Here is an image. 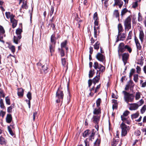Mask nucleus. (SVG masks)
<instances>
[{
    "label": "nucleus",
    "instance_id": "obj_1",
    "mask_svg": "<svg viewBox=\"0 0 146 146\" xmlns=\"http://www.w3.org/2000/svg\"><path fill=\"white\" fill-rule=\"evenodd\" d=\"M122 93L124 95V99L125 101L127 104L129 102L133 101L134 96L132 94H130L125 91H123Z\"/></svg>",
    "mask_w": 146,
    "mask_h": 146
},
{
    "label": "nucleus",
    "instance_id": "obj_2",
    "mask_svg": "<svg viewBox=\"0 0 146 146\" xmlns=\"http://www.w3.org/2000/svg\"><path fill=\"white\" fill-rule=\"evenodd\" d=\"M94 68L96 70V74H98L99 72H103L105 69V67L101 64H99L97 62H94L93 65Z\"/></svg>",
    "mask_w": 146,
    "mask_h": 146
},
{
    "label": "nucleus",
    "instance_id": "obj_3",
    "mask_svg": "<svg viewBox=\"0 0 146 146\" xmlns=\"http://www.w3.org/2000/svg\"><path fill=\"white\" fill-rule=\"evenodd\" d=\"M129 113V112L127 110L125 111L123 113V115L121 116V120L124 122L128 124H130L131 120L129 119V117H126Z\"/></svg>",
    "mask_w": 146,
    "mask_h": 146
},
{
    "label": "nucleus",
    "instance_id": "obj_4",
    "mask_svg": "<svg viewBox=\"0 0 146 146\" xmlns=\"http://www.w3.org/2000/svg\"><path fill=\"white\" fill-rule=\"evenodd\" d=\"M131 17L132 15H131L129 16L125 19L124 21V26L125 30L127 29V31H128L131 28Z\"/></svg>",
    "mask_w": 146,
    "mask_h": 146
},
{
    "label": "nucleus",
    "instance_id": "obj_5",
    "mask_svg": "<svg viewBox=\"0 0 146 146\" xmlns=\"http://www.w3.org/2000/svg\"><path fill=\"white\" fill-rule=\"evenodd\" d=\"M122 122L120 125V127L121 129V135L122 136H125L127 133V131L129 129V127L124 123Z\"/></svg>",
    "mask_w": 146,
    "mask_h": 146
},
{
    "label": "nucleus",
    "instance_id": "obj_6",
    "mask_svg": "<svg viewBox=\"0 0 146 146\" xmlns=\"http://www.w3.org/2000/svg\"><path fill=\"white\" fill-rule=\"evenodd\" d=\"M56 97L58 98L56 101L57 103H59L61 101L62 102L64 94L63 91L60 90L59 88L58 89L56 92Z\"/></svg>",
    "mask_w": 146,
    "mask_h": 146
},
{
    "label": "nucleus",
    "instance_id": "obj_7",
    "mask_svg": "<svg viewBox=\"0 0 146 146\" xmlns=\"http://www.w3.org/2000/svg\"><path fill=\"white\" fill-rule=\"evenodd\" d=\"M96 58L99 61L103 62H105V56L100 52L98 53L96 56Z\"/></svg>",
    "mask_w": 146,
    "mask_h": 146
},
{
    "label": "nucleus",
    "instance_id": "obj_8",
    "mask_svg": "<svg viewBox=\"0 0 146 146\" xmlns=\"http://www.w3.org/2000/svg\"><path fill=\"white\" fill-rule=\"evenodd\" d=\"M126 45H125L124 43L121 42L120 43L118 47V52H120L123 53L125 51Z\"/></svg>",
    "mask_w": 146,
    "mask_h": 146
},
{
    "label": "nucleus",
    "instance_id": "obj_9",
    "mask_svg": "<svg viewBox=\"0 0 146 146\" xmlns=\"http://www.w3.org/2000/svg\"><path fill=\"white\" fill-rule=\"evenodd\" d=\"M129 54L128 53H125L122 54V58L123 62H124V65L126 63L127 60H128Z\"/></svg>",
    "mask_w": 146,
    "mask_h": 146
},
{
    "label": "nucleus",
    "instance_id": "obj_10",
    "mask_svg": "<svg viewBox=\"0 0 146 146\" xmlns=\"http://www.w3.org/2000/svg\"><path fill=\"white\" fill-rule=\"evenodd\" d=\"M97 76H96L92 80L93 83L95 85L96 83L98 82L100 80V72H99L98 74H96Z\"/></svg>",
    "mask_w": 146,
    "mask_h": 146
},
{
    "label": "nucleus",
    "instance_id": "obj_11",
    "mask_svg": "<svg viewBox=\"0 0 146 146\" xmlns=\"http://www.w3.org/2000/svg\"><path fill=\"white\" fill-rule=\"evenodd\" d=\"M100 117L98 115H93L92 120L94 123L98 124L100 121Z\"/></svg>",
    "mask_w": 146,
    "mask_h": 146
},
{
    "label": "nucleus",
    "instance_id": "obj_12",
    "mask_svg": "<svg viewBox=\"0 0 146 146\" xmlns=\"http://www.w3.org/2000/svg\"><path fill=\"white\" fill-rule=\"evenodd\" d=\"M139 107L138 104L136 103L131 104L129 109L131 110H135L138 109Z\"/></svg>",
    "mask_w": 146,
    "mask_h": 146
},
{
    "label": "nucleus",
    "instance_id": "obj_13",
    "mask_svg": "<svg viewBox=\"0 0 146 146\" xmlns=\"http://www.w3.org/2000/svg\"><path fill=\"white\" fill-rule=\"evenodd\" d=\"M6 120L7 123H10L11 122L12 120V117L11 114H7L6 118Z\"/></svg>",
    "mask_w": 146,
    "mask_h": 146
},
{
    "label": "nucleus",
    "instance_id": "obj_14",
    "mask_svg": "<svg viewBox=\"0 0 146 146\" xmlns=\"http://www.w3.org/2000/svg\"><path fill=\"white\" fill-rule=\"evenodd\" d=\"M127 83L129 84V86L130 90L131 91H132L135 85L133 81L130 80L129 81L127 82Z\"/></svg>",
    "mask_w": 146,
    "mask_h": 146
},
{
    "label": "nucleus",
    "instance_id": "obj_15",
    "mask_svg": "<svg viewBox=\"0 0 146 146\" xmlns=\"http://www.w3.org/2000/svg\"><path fill=\"white\" fill-rule=\"evenodd\" d=\"M118 34L119 35H120V33L123 31V29L121 23H119L118 25Z\"/></svg>",
    "mask_w": 146,
    "mask_h": 146
},
{
    "label": "nucleus",
    "instance_id": "obj_16",
    "mask_svg": "<svg viewBox=\"0 0 146 146\" xmlns=\"http://www.w3.org/2000/svg\"><path fill=\"white\" fill-rule=\"evenodd\" d=\"M56 37L55 34H53L51 36L50 41L51 42L55 44L56 43Z\"/></svg>",
    "mask_w": 146,
    "mask_h": 146
},
{
    "label": "nucleus",
    "instance_id": "obj_17",
    "mask_svg": "<svg viewBox=\"0 0 146 146\" xmlns=\"http://www.w3.org/2000/svg\"><path fill=\"white\" fill-rule=\"evenodd\" d=\"M101 113V109L100 108L98 109L95 108L93 112L94 114L97 115L100 114Z\"/></svg>",
    "mask_w": 146,
    "mask_h": 146
},
{
    "label": "nucleus",
    "instance_id": "obj_18",
    "mask_svg": "<svg viewBox=\"0 0 146 146\" xmlns=\"http://www.w3.org/2000/svg\"><path fill=\"white\" fill-rule=\"evenodd\" d=\"M6 143L5 139L2 136H1L0 137V144L2 145H3L6 144Z\"/></svg>",
    "mask_w": 146,
    "mask_h": 146
},
{
    "label": "nucleus",
    "instance_id": "obj_19",
    "mask_svg": "<svg viewBox=\"0 0 146 146\" xmlns=\"http://www.w3.org/2000/svg\"><path fill=\"white\" fill-rule=\"evenodd\" d=\"M144 34L143 31L140 30L139 35V37L141 41L142 42L143 40Z\"/></svg>",
    "mask_w": 146,
    "mask_h": 146
},
{
    "label": "nucleus",
    "instance_id": "obj_20",
    "mask_svg": "<svg viewBox=\"0 0 146 146\" xmlns=\"http://www.w3.org/2000/svg\"><path fill=\"white\" fill-rule=\"evenodd\" d=\"M95 73V71L94 69H91L89 73V78H92Z\"/></svg>",
    "mask_w": 146,
    "mask_h": 146
},
{
    "label": "nucleus",
    "instance_id": "obj_21",
    "mask_svg": "<svg viewBox=\"0 0 146 146\" xmlns=\"http://www.w3.org/2000/svg\"><path fill=\"white\" fill-rule=\"evenodd\" d=\"M23 90L22 88L19 89L18 92V95L19 96L22 97L23 95Z\"/></svg>",
    "mask_w": 146,
    "mask_h": 146
},
{
    "label": "nucleus",
    "instance_id": "obj_22",
    "mask_svg": "<svg viewBox=\"0 0 146 146\" xmlns=\"http://www.w3.org/2000/svg\"><path fill=\"white\" fill-rule=\"evenodd\" d=\"M62 64L64 67H67L68 63L66 62V59L65 58H62L61 59Z\"/></svg>",
    "mask_w": 146,
    "mask_h": 146
},
{
    "label": "nucleus",
    "instance_id": "obj_23",
    "mask_svg": "<svg viewBox=\"0 0 146 146\" xmlns=\"http://www.w3.org/2000/svg\"><path fill=\"white\" fill-rule=\"evenodd\" d=\"M11 22L12 23V27L13 28H14L16 27L17 23V22L16 20L15 19L12 20V21H11Z\"/></svg>",
    "mask_w": 146,
    "mask_h": 146
},
{
    "label": "nucleus",
    "instance_id": "obj_24",
    "mask_svg": "<svg viewBox=\"0 0 146 146\" xmlns=\"http://www.w3.org/2000/svg\"><path fill=\"white\" fill-rule=\"evenodd\" d=\"M49 48L50 51L51 53V55H52V53L54 52V47L52 45L50 44L49 46Z\"/></svg>",
    "mask_w": 146,
    "mask_h": 146
},
{
    "label": "nucleus",
    "instance_id": "obj_25",
    "mask_svg": "<svg viewBox=\"0 0 146 146\" xmlns=\"http://www.w3.org/2000/svg\"><path fill=\"white\" fill-rule=\"evenodd\" d=\"M118 139H113V141L111 144V146H116L118 143Z\"/></svg>",
    "mask_w": 146,
    "mask_h": 146
},
{
    "label": "nucleus",
    "instance_id": "obj_26",
    "mask_svg": "<svg viewBox=\"0 0 146 146\" xmlns=\"http://www.w3.org/2000/svg\"><path fill=\"white\" fill-rule=\"evenodd\" d=\"M113 15L115 16L116 18H118V19L119 20V14L118 12V10H115L113 12Z\"/></svg>",
    "mask_w": 146,
    "mask_h": 146
},
{
    "label": "nucleus",
    "instance_id": "obj_27",
    "mask_svg": "<svg viewBox=\"0 0 146 146\" xmlns=\"http://www.w3.org/2000/svg\"><path fill=\"white\" fill-rule=\"evenodd\" d=\"M139 113L138 112L133 113L131 115V118L132 119L137 117L139 116Z\"/></svg>",
    "mask_w": 146,
    "mask_h": 146
},
{
    "label": "nucleus",
    "instance_id": "obj_28",
    "mask_svg": "<svg viewBox=\"0 0 146 146\" xmlns=\"http://www.w3.org/2000/svg\"><path fill=\"white\" fill-rule=\"evenodd\" d=\"M100 43L98 42L97 41L96 43L94 45V49L96 50H98L99 49L100 47Z\"/></svg>",
    "mask_w": 146,
    "mask_h": 146
},
{
    "label": "nucleus",
    "instance_id": "obj_29",
    "mask_svg": "<svg viewBox=\"0 0 146 146\" xmlns=\"http://www.w3.org/2000/svg\"><path fill=\"white\" fill-rule=\"evenodd\" d=\"M90 130L88 129L85 131L83 133V136L84 137H86L89 135L90 133Z\"/></svg>",
    "mask_w": 146,
    "mask_h": 146
},
{
    "label": "nucleus",
    "instance_id": "obj_30",
    "mask_svg": "<svg viewBox=\"0 0 146 146\" xmlns=\"http://www.w3.org/2000/svg\"><path fill=\"white\" fill-rule=\"evenodd\" d=\"M67 43V40H65L64 42H62L61 44V48H63L66 46Z\"/></svg>",
    "mask_w": 146,
    "mask_h": 146
},
{
    "label": "nucleus",
    "instance_id": "obj_31",
    "mask_svg": "<svg viewBox=\"0 0 146 146\" xmlns=\"http://www.w3.org/2000/svg\"><path fill=\"white\" fill-rule=\"evenodd\" d=\"M102 102V100L100 98H99L96 100V106L97 107H99L100 106V104Z\"/></svg>",
    "mask_w": 146,
    "mask_h": 146
},
{
    "label": "nucleus",
    "instance_id": "obj_32",
    "mask_svg": "<svg viewBox=\"0 0 146 146\" xmlns=\"http://www.w3.org/2000/svg\"><path fill=\"white\" fill-rule=\"evenodd\" d=\"M146 110V105H144L141 108L140 112L141 114H143Z\"/></svg>",
    "mask_w": 146,
    "mask_h": 146
},
{
    "label": "nucleus",
    "instance_id": "obj_33",
    "mask_svg": "<svg viewBox=\"0 0 146 146\" xmlns=\"http://www.w3.org/2000/svg\"><path fill=\"white\" fill-rule=\"evenodd\" d=\"M21 8H25L27 9L28 8V6L27 3L26 1L25 2L24 1L23 2V4L21 6Z\"/></svg>",
    "mask_w": 146,
    "mask_h": 146
},
{
    "label": "nucleus",
    "instance_id": "obj_34",
    "mask_svg": "<svg viewBox=\"0 0 146 146\" xmlns=\"http://www.w3.org/2000/svg\"><path fill=\"white\" fill-rule=\"evenodd\" d=\"M141 97V93L139 92H136L135 98L136 100H139Z\"/></svg>",
    "mask_w": 146,
    "mask_h": 146
},
{
    "label": "nucleus",
    "instance_id": "obj_35",
    "mask_svg": "<svg viewBox=\"0 0 146 146\" xmlns=\"http://www.w3.org/2000/svg\"><path fill=\"white\" fill-rule=\"evenodd\" d=\"M42 70L45 73L47 72L48 68L47 67V65H44L42 66Z\"/></svg>",
    "mask_w": 146,
    "mask_h": 146
},
{
    "label": "nucleus",
    "instance_id": "obj_36",
    "mask_svg": "<svg viewBox=\"0 0 146 146\" xmlns=\"http://www.w3.org/2000/svg\"><path fill=\"white\" fill-rule=\"evenodd\" d=\"M119 37H120V40H123L125 37V33L121 34L120 33V35H119Z\"/></svg>",
    "mask_w": 146,
    "mask_h": 146
},
{
    "label": "nucleus",
    "instance_id": "obj_37",
    "mask_svg": "<svg viewBox=\"0 0 146 146\" xmlns=\"http://www.w3.org/2000/svg\"><path fill=\"white\" fill-rule=\"evenodd\" d=\"M133 80L134 81L137 82H138V74H135L133 75Z\"/></svg>",
    "mask_w": 146,
    "mask_h": 146
},
{
    "label": "nucleus",
    "instance_id": "obj_38",
    "mask_svg": "<svg viewBox=\"0 0 146 146\" xmlns=\"http://www.w3.org/2000/svg\"><path fill=\"white\" fill-rule=\"evenodd\" d=\"M93 19L94 21L99 20L98 15L97 12H96L94 14Z\"/></svg>",
    "mask_w": 146,
    "mask_h": 146
},
{
    "label": "nucleus",
    "instance_id": "obj_39",
    "mask_svg": "<svg viewBox=\"0 0 146 146\" xmlns=\"http://www.w3.org/2000/svg\"><path fill=\"white\" fill-rule=\"evenodd\" d=\"M94 129L92 130V133L91 135H90L89 139V140H91L92 139H94V136L95 135V132H94Z\"/></svg>",
    "mask_w": 146,
    "mask_h": 146
},
{
    "label": "nucleus",
    "instance_id": "obj_40",
    "mask_svg": "<svg viewBox=\"0 0 146 146\" xmlns=\"http://www.w3.org/2000/svg\"><path fill=\"white\" fill-rule=\"evenodd\" d=\"M127 10L126 8L123 9L121 11V15L122 16L123 15L127 12Z\"/></svg>",
    "mask_w": 146,
    "mask_h": 146
},
{
    "label": "nucleus",
    "instance_id": "obj_41",
    "mask_svg": "<svg viewBox=\"0 0 146 146\" xmlns=\"http://www.w3.org/2000/svg\"><path fill=\"white\" fill-rule=\"evenodd\" d=\"M7 128L9 133L12 136L14 135V134L11 128L9 126H8Z\"/></svg>",
    "mask_w": 146,
    "mask_h": 146
},
{
    "label": "nucleus",
    "instance_id": "obj_42",
    "mask_svg": "<svg viewBox=\"0 0 146 146\" xmlns=\"http://www.w3.org/2000/svg\"><path fill=\"white\" fill-rule=\"evenodd\" d=\"M0 107L1 108L3 109L5 107L3 100L2 99H0Z\"/></svg>",
    "mask_w": 146,
    "mask_h": 146
},
{
    "label": "nucleus",
    "instance_id": "obj_43",
    "mask_svg": "<svg viewBox=\"0 0 146 146\" xmlns=\"http://www.w3.org/2000/svg\"><path fill=\"white\" fill-rule=\"evenodd\" d=\"M141 134V132L139 130H136L134 132V134L137 136H139Z\"/></svg>",
    "mask_w": 146,
    "mask_h": 146
},
{
    "label": "nucleus",
    "instance_id": "obj_44",
    "mask_svg": "<svg viewBox=\"0 0 146 146\" xmlns=\"http://www.w3.org/2000/svg\"><path fill=\"white\" fill-rule=\"evenodd\" d=\"M22 32V29H21L18 28L16 30V33L17 35H21Z\"/></svg>",
    "mask_w": 146,
    "mask_h": 146
},
{
    "label": "nucleus",
    "instance_id": "obj_45",
    "mask_svg": "<svg viewBox=\"0 0 146 146\" xmlns=\"http://www.w3.org/2000/svg\"><path fill=\"white\" fill-rule=\"evenodd\" d=\"M5 101L7 104L9 105L10 104V100L8 96H7L5 98Z\"/></svg>",
    "mask_w": 146,
    "mask_h": 146
},
{
    "label": "nucleus",
    "instance_id": "obj_46",
    "mask_svg": "<svg viewBox=\"0 0 146 146\" xmlns=\"http://www.w3.org/2000/svg\"><path fill=\"white\" fill-rule=\"evenodd\" d=\"M9 48L11 50L12 52L14 53L15 52V46L12 45L11 46L9 47Z\"/></svg>",
    "mask_w": 146,
    "mask_h": 146
},
{
    "label": "nucleus",
    "instance_id": "obj_47",
    "mask_svg": "<svg viewBox=\"0 0 146 146\" xmlns=\"http://www.w3.org/2000/svg\"><path fill=\"white\" fill-rule=\"evenodd\" d=\"M27 96L28 99L31 100L32 99L31 94L30 92H29L27 94Z\"/></svg>",
    "mask_w": 146,
    "mask_h": 146
},
{
    "label": "nucleus",
    "instance_id": "obj_48",
    "mask_svg": "<svg viewBox=\"0 0 146 146\" xmlns=\"http://www.w3.org/2000/svg\"><path fill=\"white\" fill-rule=\"evenodd\" d=\"M58 49L60 51V53L61 56H63L64 55V50L62 48H61L60 49L59 48Z\"/></svg>",
    "mask_w": 146,
    "mask_h": 146
},
{
    "label": "nucleus",
    "instance_id": "obj_49",
    "mask_svg": "<svg viewBox=\"0 0 146 146\" xmlns=\"http://www.w3.org/2000/svg\"><path fill=\"white\" fill-rule=\"evenodd\" d=\"M100 143V140L99 139H97L96 141L94 142V144L96 145H98V146Z\"/></svg>",
    "mask_w": 146,
    "mask_h": 146
},
{
    "label": "nucleus",
    "instance_id": "obj_50",
    "mask_svg": "<svg viewBox=\"0 0 146 146\" xmlns=\"http://www.w3.org/2000/svg\"><path fill=\"white\" fill-rule=\"evenodd\" d=\"M126 49L127 50V51H128L129 53H131L132 51L131 48L128 45H126L125 50Z\"/></svg>",
    "mask_w": 146,
    "mask_h": 146
},
{
    "label": "nucleus",
    "instance_id": "obj_51",
    "mask_svg": "<svg viewBox=\"0 0 146 146\" xmlns=\"http://www.w3.org/2000/svg\"><path fill=\"white\" fill-rule=\"evenodd\" d=\"M5 14L7 18L8 19H9V17H10V15L11 14V13L9 12H6L5 13Z\"/></svg>",
    "mask_w": 146,
    "mask_h": 146
},
{
    "label": "nucleus",
    "instance_id": "obj_52",
    "mask_svg": "<svg viewBox=\"0 0 146 146\" xmlns=\"http://www.w3.org/2000/svg\"><path fill=\"white\" fill-rule=\"evenodd\" d=\"M54 11V7L52 6H51L50 8V15L51 16L52 14H53Z\"/></svg>",
    "mask_w": 146,
    "mask_h": 146
},
{
    "label": "nucleus",
    "instance_id": "obj_53",
    "mask_svg": "<svg viewBox=\"0 0 146 146\" xmlns=\"http://www.w3.org/2000/svg\"><path fill=\"white\" fill-rule=\"evenodd\" d=\"M0 33L3 34L5 33V30L3 27L1 26H0Z\"/></svg>",
    "mask_w": 146,
    "mask_h": 146
},
{
    "label": "nucleus",
    "instance_id": "obj_54",
    "mask_svg": "<svg viewBox=\"0 0 146 146\" xmlns=\"http://www.w3.org/2000/svg\"><path fill=\"white\" fill-rule=\"evenodd\" d=\"M141 131L144 135H146V128L142 127L141 129Z\"/></svg>",
    "mask_w": 146,
    "mask_h": 146
},
{
    "label": "nucleus",
    "instance_id": "obj_55",
    "mask_svg": "<svg viewBox=\"0 0 146 146\" xmlns=\"http://www.w3.org/2000/svg\"><path fill=\"white\" fill-rule=\"evenodd\" d=\"M132 32L131 31H130L129 32L128 35L127 37V39H129L131 38V36L132 35Z\"/></svg>",
    "mask_w": 146,
    "mask_h": 146
},
{
    "label": "nucleus",
    "instance_id": "obj_56",
    "mask_svg": "<svg viewBox=\"0 0 146 146\" xmlns=\"http://www.w3.org/2000/svg\"><path fill=\"white\" fill-rule=\"evenodd\" d=\"M142 16L140 13L138 14V21H140L142 20Z\"/></svg>",
    "mask_w": 146,
    "mask_h": 146
},
{
    "label": "nucleus",
    "instance_id": "obj_57",
    "mask_svg": "<svg viewBox=\"0 0 146 146\" xmlns=\"http://www.w3.org/2000/svg\"><path fill=\"white\" fill-rule=\"evenodd\" d=\"M138 2H139L136 1L134 3H133L132 5V7L133 8H135L138 6Z\"/></svg>",
    "mask_w": 146,
    "mask_h": 146
},
{
    "label": "nucleus",
    "instance_id": "obj_58",
    "mask_svg": "<svg viewBox=\"0 0 146 146\" xmlns=\"http://www.w3.org/2000/svg\"><path fill=\"white\" fill-rule=\"evenodd\" d=\"M37 112L36 111H35V112L33 113V120L34 121H35V118L37 116Z\"/></svg>",
    "mask_w": 146,
    "mask_h": 146
},
{
    "label": "nucleus",
    "instance_id": "obj_59",
    "mask_svg": "<svg viewBox=\"0 0 146 146\" xmlns=\"http://www.w3.org/2000/svg\"><path fill=\"white\" fill-rule=\"evenodd\" d=\"M13 108L12 107V106H11L10 107H9L7 110V112L8 113H11L12 112V109Z\"/></svg>",
    "mask_w": 146,
    "mask_h": 146
},
{
    "label": "nucleus",
    "instance_id": "obj_60",
    "mask_svg": "<svg viewBox=\"0 0 146 146\" xmlns=\"http://www.w3.org/2000/svg\"><path fill=\"white\" fill-rule=\"evenodd\" d=\"M137 72L138 74H139L141 70V68L140 67L137 66L136 67Z\"/></svg>",
    "mask_w": 146,
    "mask_h": 146
},
{
    "label": "nucleus",
    "instance_id": "obj_61",
    "mask_svg": "<svg viewBox=\"0 0 146 146\" xmlns=\"http://www.w3.org/2000/svg\"><path fill=\"white\" fill-rule=\"evenodd\" d=\"M136 45L137 49L139 50H140L141 49V47L140 44L139 43H137Z\"/></svg>",
    "mask_w": 146,
    "mask_h": 146
},
{
    "label": "nucleus",
    "instance_id": "obj_62",
    "mask_svg": "<svg viewBox=\"0 0 146 146\" xmlns=\"http://www.w3.org/2000/svg\"><path fill=\"white\" fill-rule=\"evenodd\" d=\"M92 82H93L92 80L90 79L88 81L89 87H90L92 84Z\"/></svg>",
    "mask_w": 146,
    "mask_h": 146
},
{
    "label": "nucleus",
    "instance_id": "obj_63",
    "mask_svg": "<svg viewBox=\"0 0 146 146\" xmlns=\"http://www.w3.org/2000/svg\"><path fill=\"white\" fill-rule=\"evenodd\" d=\"M18 40L17 39V38L16 39V37L15 36H14L13 38V42L15 44H18Z\"/></svg>",
    "mask_w": 146,
    "mask_h": 146
},
{
    "label": "nucleus",
    "instance_id": "obj_64",
    "mask_svg": "<svg viewBox=\"0 0 146 146\" xmlns=\"http://www.w3.org/2000/svg\"><path fill=\"white\" fill-rule=\"evenodd\" d=\"M5 112L2 111H1L0 112V116H2L3 117L5 116Z\"/></svg>",
    "mask_w": 146,
    "mask_h": 146
}]
</instances>
